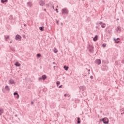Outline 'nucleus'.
Returning <instances> with one entry per match:
<instances>
[{
	"label": "nucleus",
	"instance_id": "ddd939ff",
	"mask_svg": "<svg viewBox=\"0 0 124 124\" xmlns=\"http://www.w3.org/2000/svg\"><path fill=\"white\" fill-rule=\"evenodd\" d=\"M63 68H64V69H65V70H66V71H67L68 70L69 67H68V66H67L66 65H64L63 66Z\"/></svg>",
	"mask_w": 124,
	"mask_h": 124
},
{
	"label": "nucleus",
	"instance_id": "cd10ccee",
	"mask_svg": "<svg viewBox=\"0 0 124 124\" xmlns=\"http://www.w3.org/2000/svg\"><path fill=\"white\" fill-rule=\"evenodd\" d=\"M38 80L39 81H41V80H43L42 78H39Z\"/></svg>",
	"mask_w": 124,
	"mask_h": 124
},
{
	"label": "nucleus",
	"instance_id": "2eb2a0df",
	"mask_svg": "<svg viewBox=\"0 0 124 124\" xmlns=\"http://www.w3.org/2000/svg\"><path fill=\"white\" fill-rule=\"evenodd\" d=\"M15 65H16V66H20L21 65V64L19 63L18 62H16L15 63Z\"/></svg>",
	"mask_w": 124,
	"mask_h": 124
},
{
	"label": "nucleus",
	"instance_id": "0eeeda50",
	"mask_svg": "<svg viewBox=\"0 0 124 124\" xmlns=\"http://www.w3.org/2000/svg\"><path fill=\"white\" fill-rule=\"evenodd\" d=\"M79 89L80 90V91L84 92V91H85L86 90V86H81L79 87Z\"/></svg>",
	"mask_w": 124,
	"mask_h": 124
},
{
	"label": "nucleus",
	"instance_id": "09e8293b",
	"mask_svg": "<svg viewBox=\"0 0 124 124\" xmlns=\"http://www.w3.org/2000/svg\"><path fill=\"white\" fill-rule=\"evenodd\" d=\"M88 71H91V70L89 69V70H88Z\"/></svg>",
	"mask_w": 124,
	"mask_h": 124
},
{
	"label": "nucleus",
	"instance_id": "f8f14e48",
	"mask_svg": "<svg viewBox=\"0 0 124 124\" xmlns=\"http://www.w3.org/2000/svg\"><path fill=\"white\" fill-rule=\"evenodd\" d=\"M46 78H47V77L46 76V75H43L42 76V79H43V80L44 81L45 80H46Z\"/></svg>",
	"mask_w": 124,
	"mask_h": 124
},
{
	"label": "nucleus",
	"instance_id": "7c9ffc66",
	"mask_svg": "<svg viewBox=\"0 0 124 124\" xmlns=\"http://www.w3.org/2000/svg\"><path fill=\"white\" fill-rule=\"evenodd\" d=\"M115 64H116V65H119V64L118 63V62H115Z\"/></svg>",
	"mask_w": 124,
	"mask_h": 124
},
{
	"label": "nucleus",
	"instance_id": "c85d7f7f",
	"mask_svg": "<svg viewBox=\"0 0 124 124\" xmlns=\"http://www.w3.org/2000/svg\"><path fill=\"white\" fill-rule=\"evenodd\" d=\"M17 96H16V98H19V96H20V95H19V94H17V95H16Z\"/></svg>",
	"mask_w": 124,
	"mask_h": 124
},
{
	"label": "nucleus",
	"instance_id": "f03ea898",
	"mask_svg": "<svg viewBox=\"0 0 124 124\" xmlns=\"http://www.w3.org/2000/svg\"><path fill=\"white\" fill-rule=\"evenodd\" d=\"M22 39V37L18 34H17L16 35V40H17L18 41H21V40Z\"/></svg>",
	"mask_w": 124,
	"mask_h": 124
},
{
	"label": "nucleus",
	"instance_id": "a878e982",
	"mask_svg": "<svg viewBox=\"0 0 124 124\" xmlns=\"http://www.w3.org/2000/svg\"><path fill=\"white\" fill-rule=\"evenodd\" d=\"M9 38V36H7V37L5 38V40L7 41V40Z\"/></svg>",
	"mask_w": 124,
	"mask_h": 124
},
{
	"label": "nucleus",
	"instance_id": "58836bf2",
	"mask_svg": "<svg viewBox=\"0 0 124 124\" xmlns=\"http://www.w3.org/2000/svg\"><path fill=\"white\" fill-rule=\"evenodd\" d=\"M53 64H56V62H53Z\"/></svg>",
	"mask_w": 124,
	"mask_h": 124
},
{
	"label": "nucleus",
	"instance_id": "a19ab883",
	"mask_svg": "<svg viewBox=\"0 0 124 124\" xmlns=\"http://www.w3.org/2000/svg\"><path fill=\"white\" fill-rule=\"evenodd\" d=\"M24 27H27V24H24Z\"/></svg>",
	"mask_w": 124,
	"mask_h": 124
},
{
	"label": "nucleus",
	"instance_id": "bb28decb",
	"mask_svg": "<svg viewBox=\"0 0 124 124\" xmlns=\"http://www.w3.org/2000/svg\"><path fill=\"white\" fill-rule=\"evenodd\" d=\"M17 94H18V93H17V92H15L14 93V95H17Z\"/></svg>",
	"mask_w": 124,
	"mask_h": 124
},
{
	"label": "nucleus",
	"instance_id": "c9c22d12",
	"mask_svg": "<svg viewBox=\"0 0 124 124\" xmlns=\"http://www.w3.org/2000/svg\"><path fill=\"white\" fill-rule=\"evenodd\" d=\"M23 38H26V36L25 35H23Z\"/></svg>",
	"mask_w": 124,
	"mask_h": 124
},
{
	"label": "nucleus",
	"instance_id": "de8ad7c7",
	"mask_svg": "<svg viewBox=\"0 0 124 124\" xmlns=\"http://www.w3.org/2000/svg\"><path fill=\"white\" fill-rule=\"evenodd\" d=\"M10 43H12V41H10Z\"/></svg>",
	"mask_w": 124,
	"mask_h": 124
},
{
	"label": "nucleus",
	"instance_id": "79ce46f5",
	"mask_svg": "<svg viewBox=\"0 0 124 124\" xmlns=\"http://www.w3.org/2000/svg\"><path fill=\"white\" fill-rule=\"evenodd\" d=\"M15 116H16V117H17V116H18V115H17V114H16V115H15Z\"/></svg>",
	"mask_w": 124,
	"mask_h": 124
},
{
	"label": "nucleus",
	"instance_id": "49530a36",
	"mask_svg": "<svg viewBox=\"0 0 124 124\" xmlns=\"http://www.w3.org/2000/svg\"><path fill=\"white\" fill-rule=\"evenodd\" d=\"M44 11H46V9H44Z\"/></svg>",
	"mask_w": 124,
	"mask_h": 124
},
{
	"label": "nucleus",
	"instance_id": "603ef678",
	"mask_svg": "<svg viewBox=\"0 0 124 124\" xmlns=\"http://www.w3.org/2000/svg\"><path fill=\"white\" fill-rule=\"evenodd\" d=\"M84 0H82L83 1H84Z\"/></svg>",
	"mask_w": 124,
	"mask_h": 124
},
{
	"label": "nucleus",
	"instance_id": "4be33fe9",
	"mask_svg": "<svg viewBox=\"0 0 124 124\" xmlns=\"http://www.w3.org/2000/svg\"><path fill=\"white\" fill-rule=\"evenodd\" d=\"M37 58H40V57H41V54L40 53H38L37 54Z\"/></svg>",
	"mask_w": 124,
	"mask_h": 124
},
{
	"label": "nucleus",
	"instance_id": "a18cd8bd",
	"mask_svg": "<svg viewBox=\"0 0 124 124\" xmlns=\"http://www.w3.org/2000/svg\"><path fill=\"white\" fill-rule=\"evenodd\" d=\"M52 8L54 9V6H52Z\"/></svg>",
	"mask_w": 124,
	"mask_h": 124
},
{
	"label": "nucleus",
	"instance_id": "864d4df0",
	"mask_svg": "<svg viewBox=\"0 0 124 124\" xmlns=\"http://www.w3.org/2000/svg\"><path fill=\"white\" fill-rule=\"evenodd\" d=\"M103 25H105V24H103Z\"/></svg>",
	"mask_w": 124,
	"mask_h": 124
},
{
	"label": "nucleus",
	"instance_id": "b1692460",
	"mask_svg": "<svg viewBox=\"0 0 124 124\" xmlns=\"http://www.w3.org/2000/svg\"><path fill=\"white\" fill-rule=\"evenodd\" d=\"M60 81H57L56 82V84L57 85V87H59V85H60Z\"/></svg>",
	"mask_w": 124,
	"mask_h": 124
},
{
	"label": "nucleus",
	"instance_id": "423d86ee",
	"mask_svg": "<svg viewBox=\"0 0 124 124\" xmlns=\"http://www.w3.org/2000/svg\"><path fill=\"white\" fill-rule=\"evenodd\" d=\"M39 3L41 6H44L45 5V2L42 0H40Z\"/></svg>",
	"mask_w": 124,
	"mask_h": 124
},
{
	"label": "nucleus",
	"instance_id": "f257e3e1",
	"mask_svg": "<svg viewBox=\"0 0 124 124\" xmlns=\"http://www.w3.org/2000/svg\"><path fill=\"white\" fill-rule=\"evenodd\" d=\"M100 122H103V124H107L109 123V120L107 118H104L102 119Z\"/></svg>",
	"mask_w": 124,
	"mask_h": 124
},
{
	"label": "nucleus",
	"instance_id": "ea45409f",
	"mask_svg": "<svg viewBox=\"0 0 124 124\" xmlns=\"http://www.w3.org/2000/svg\"><path fill=\"white\" fill-rule=\"evenodd\" d=\"M102 24V22H100L99 23L100 25H101Z\"/></svg>",
	"mask_w": 124,
	"mask_h": 124
},
{
	"label": "nucleus",
	"instance_id": "dca6fc26",
	"mask_svg": "<svg viewBox=\"0 0 124 124\" xmlns=\"http://www.w3.org/2000/svg\"><path fill=\"white\" fill-rule=\"evenodd\" d=\"M121 31H122V29H121V27L118 26L117 27V31H118V32H121Z\"/></svg>",
	"mask_w": 124,
	"mask_h": 124
},
{
	"label": "nucleus",
	"instance_id": "e433bc0d",
	"mask_svg": "<svg viewBox=\"0 0 124 124\" xmlns=\"http://www.w3.org/2000/svg\"><path fill=\"white\" fill-rule=\"evenodd\" d=\"M62 85H60V86L59 87V88H62Z\"/></svg>",
	"mask_w": 124,
	"mask_h": 124
},
{
	"label": "nucleus",
	"instance_id": "3c124183",
	"mask_svg": "<svg viewBox=\"0 0 124 124\" xmlns=\"http://www.w3.org/2000/svg\"><path fill=\"white\" fill-rule=\"evenodd\" d=\"M118 20H119V18H117V20L118 21Z\"/></svg>",
	"mask_w": 124,
	"mask_h": 124
},
{
	"label": "nucleus",
	"instance_id": "f3484780",
	"mask_svg": "<svg viewBox=\"0 0 124 124\" xmlns=\"http://www.w3.org/2000/svg\"><path fill=\"white\" fill-rule=\"evenodd\" d=\"M77 120H78V121H77V124H80V123H81V121L80 120V117H78V118H77Z\"/></svg>",
	"mask_w": 124,
	"mask_h": 124
},
{
	"label": "nucleus",
	"instance_id": "c03bdc74",
	"mask_svg": "<svg viewBox=\"0 0 124 124\" xmlns=\"http://www.w3.org/2000/svg\"><path fill=\"white\" fill-rule=\"evenodd\" d=\"M33 103H34L33 102H31V104H33Z\"/></svg>",
	"mask_w": 124,
	"mask_h": 124
},
{
	"label": "nucleus",
	"instance_id": "1a4fd4ad",
	"mask_svg": "<svg viewBox=\"0 0 124 124\" xmlns=\"http://www.w3.org/2000/svg\"><path fill=\"white\" fill-rule=\"evenodd\" d=\"M114 40L115 42V43H120V41H117V40H120V38H117V39H114Z\"/></svg>",
	"mask_w": 124,
	"mask_h": 124
},
{
	"label": "nucleus",
	"instance_id": "473e14b6",
	"mask_svg": "<svg viewBox=\"0 0 124 124\" xmlns=\"http://www.w3.org/2000/svg\"><path fill=\"white\" fill-rule=\"evenodd\" d=\"M55 10H56L57 13H59V11H58V9L56 8V9H55Z\"/></svg>",
	"mask_w": 124,
	"mask_h": 124
},
{
	"label": "nucleus",
	"instance_id": "4c0bfd02",
	"mask_svg": "<svg viewBox=\"0 0 124 124\" xmlns=\"http://www.w3.org/2000/svg\"><path fill=\"white\" fill-rule=\"evenodd\" d=\"M122 63H124V60H122Z\"/></svg>",
	"mask_w": 124,
	"mask_h": 124
},
{
	"label": "nucleus",
	"instance_id": "72a5a7b5",
	"mask_svg": "<svg viewBox=\"0 0 124 124\" xmlns=\"http://www.w3.org/2000/svg\"><path fill=\"white\" fill-rule=\"evenodd\" d=\"M90 78H91V79H93V76H91L90 77Z\"/></svg>",
	"mask_w": 124,
	"mask_h": 124
},
{
	"label": "nucleus",
	"instance_id": "6e6552de",
	"mask_svg": "<svg viewBox=\"0 0 124 124\" xmlns=\"http://www.w3.org/2000/svg\"><path fill=\"white\" fill-rule=\"evenodd\" d=\"M89 46L90 47L89 48V52L90 53H93V46L89 45Z\"/></svg>",
	"mask_w": 124,
	"mask_h": 124
},
{
	"label": "nucleus",
	"instance_id": "8fccbe9b",
	"mask_svg": "<svg viewBox=\"0 0 124 124\" xmlns=\"http://www.w3.org/2000/svg\"><path fill=\"white\" fill-rule=\"evenodd\" d=\"M10 17L11 18V17H12V16H11Z\"/></svg>",
	"mask_w": 124,
	"mask_h": 124
},
{
	"label": "nucleus",
	"instance_id": "2f4dec72",
	"mask_svg": "<svg viewBox=\"0 0 124 124\" xmlns=\"http://www.w3.org/2000/svg\"><path fill=\"white\" fill-rule=\"evenodd\" d=\"M56 23L57 24L58 26H59V20H56Z\"/></svg>",
	"mask_w": 124,
	"mask_h": 124
},
{
	"label": "nucleus",
	"instance_id": "393cba45",
	"mask_svg": "<svg viewBox=\"0 0 124 124\" xmlns=\"http://www.w3.org/2000/svg\"><path fill=\"white\" fill-rule=\"evenodd\" d=\"M103 47H104V48H105V47H106V44H103L102 45Z\"/></svg>",
	"mask_w": 124,
	"mask_h": 124
},
{
	"label": "nucleus",
	"instance_id": "6ab92c4d",
	"mask_svg": "<svg viewBox=\"0 0 124 124\" xmlns=\"http://www.w3.org/2000/svg\"><path fill=\"white\" fill-rule=\"evenodd\" d=\"M9 83H11V84H14V80H13V79H11V80H9Z\"/></svg>",
	"mask_w": 124,
	"mask_h": 124
},
{
	"label": "nucleus",
	"instance_id": "39448f33",
	"mask_svg": "<svg viewBox=\"0 0 124 124\" xmlns=\"http://www.w3.org/2000/svg\"><path fill=\"white\" fill-rule=\"evenodd\" d=\"M102 70H103V71H105L106 70H108V66L102 65Z\"/></svg>",
	"mask_w": 124,
	"mask_h": 124
},
{
	"label": "nucleus",
	"instance_id": "37998d69",
	"mask_svg": "<svg viewBox=\"0 0 124 124\" xmlns=\"http://www.w3.org/2000/svg\"><path fill=\"white\" fill-rule=\"evenodd\" d=\"M61 24L62 26V25H63V23H62H62H61Z\"/></svg>",
	"mask_w": 124,
	"mask_h": 124
},
{
	"label": "nucleus",
	"instance_id": "7ed1b4c3",
	"mask_svg": "<svg viewBox=\"0 0 124 124\" xmlns=\"http://www.w3.org/2000/svg\"><path fill=\"white\" fill-rule=\"evenodd\" d=\"M62 14H68V10L66 8L62 9Z\"/></svg>",
	"mask_w": 124,
	"mask_h": 124
},
{
	"label": "nucleus",
	"instance_id": "20e7f679",
	"mask_svg": "<svg viewBox=\"0 0 124 124\" xmlns=\"http://www.w3.org/2000/svg\"><path fill=\"white\" fill-rule=\"evenodd\" d=\"M95 63L98 65H100V64H101V60L100 59H96L95 61Z\"/></svg>",
	"mask_w": 124,
	"mask_h": 124
},
{
	"label": "nucleus",
	"instance_id": "5701e85b",
	"mask_svg": "<svg viewBox=\"0 0 124 124\" xmlns=\"http://www.w3.org/2000/svg\"><path fill=\"white\" fill-rule=\"evenodd\" d=\"M55 50L54 51V53H58V50L56 49V48H54Z\"/></svg>",
	"mask_w": 124,
	"mask_h": 124
},
{
	"label": "nucleus",
	"instance_id": "a211bd4d",
	"mask_svg": "<svg viewBox=\"0 0 124 124\" xmlns=\"http://www.w3.org/2000/svg\"><path fill=\"white\" fill-rule=\"evenodd\" d=\"M39 30L41 31H44V27L41 26L39 27Z\"/></svg>",
	"mask_w": 124,
	"mask_h": 124
},
{
	"label": "nucleus",
	"instance_id": "9b49d317",
	"mask_svg": "<svg viewBox=\"0 0 124 124\" xmlns=\"http://www.w3.org/2000/svg\"><path fill=\"white\" fill-rule=\"evenodd\" d=\"M98 38V36L97 35H96L95 37L93 38V41H96Z\"/></svg>",
	"mask_w": 124,
	"mask_h": 124
},
{
	"label": "nucleus",
	"instance_id": "f704fd0d",
	"mask_svg": "<svg viewBox=\"0 0 124 124\" xmlns=\"http://www.w3.org/2000/svg\"><path fill=\"white\" fill-rule=\"evenodd\" d=\"M101 27H102V28H105V26H104V25H101Z\"/></svg>",
	"mask_w": 124,
	"mask_h": 124
},
{
	"label": "nucleus",
	"instance_id": "aec40b11",
	"mask_svg": "<svg viewBox=\"0 0 124 124\" xmlns=\"http://www.w3.org/2000/svg\"><path fill=\"white\" fill-rule=\"evenodd\" d=\"M8 0H1V3H4V2H7Z\"/></svg>",
	"mask_w": 124,
	"mask_h": 124
},
{
	"label": "nucleus",
	"instance_id": "4468645a",
	"mask_svg": "<svg viewBox=\"0 0 124 124\" xmlns=\"http://www.w3.org/2000/svg\"><path fill=\"white\" fill-rule=\"evenodd\" d=\"M5 89L6 90V91H10V89H9V87L7 85H6L5 87Z\"/></svg>",
	"mask_w": 124,
	"mask_h": 124
},
{
	"label": "nucleus",
	"instance_id": "c756f323",
	"mask_svg": "<svg viewBox=\"0 0 124 124\" xmlns=\"http://www.w3.org/2000/svg\"><path fill=\"white\" fill-rule=\"evenodd\" d=\"M64 96H68V97H69V95H67V94H64Z\"/></svg>",
	"mask_w": 124,
	"mask_h": 124
},
{
	"label": "nucleus",
	"instance_id": "412c9836",
	"mask_svg": "<svg viewBox=\"0 0 124 124\" xmlns=\"http://www.w3.org/2000/svg\"><path fill=\"white\" fill-rule=\"evenodd\" d=\"M3 113V109L0 108V116H1V114Z\"/></svg>",
	"mask_w": 124,
	"mask_h": 124
},
{
	"label": "nucleus",
	"instance_id": "9d476101",
	"mask_svg": "<svg viewBox=\"0 0 124 124\" xmlns=\"http://www.w3.org/2000/svg\"><path fill=\"white\" fill-rule=\"evenodd\" d=\"M27 5L30 7H31V6H32V3L31 2H28L27 3Z\"/></svg>",
	"mask_w": 124,
	"mask_h": 124
}]
</instances>
